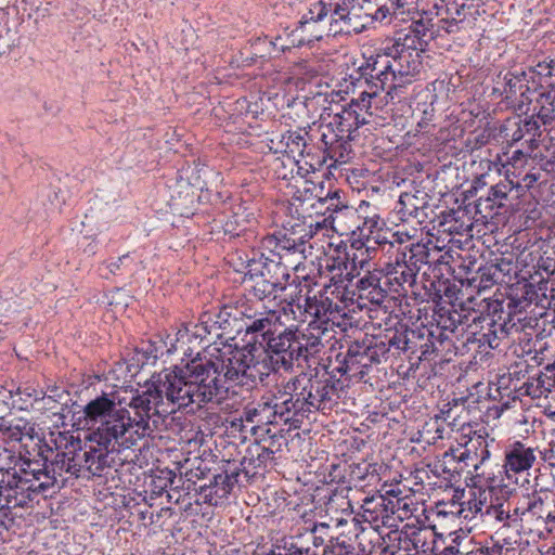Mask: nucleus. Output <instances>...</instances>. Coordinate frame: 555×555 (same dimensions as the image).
Returning <instances> with one entry per match:
<instances>
[{
  "instance_id": "nucleus-1",
  "label": "nucleus",
  "mask_w": 555,
  "mask_h": 555,
  "mask_svg": "<svg viewBox=\"0 0 555 555\" xmlns=\"http://www.w3.org/2000/svg\"><path fill=\"white\" fill-rule=\"evenodd\" d=\"M207 377L202 364L192 360L179 372L154 374L141 392L124 388L103 392L86 404V412L91 421L102 422L96 435L104 443L121 438L122 444L131 447L153 433L150 421L154 414L211 402L216 387L211 379L204 383Z\"/></svg>"
},
{
  "instance_id": "nucleus-2",
  "label": "nucleus",
  "mask_w": 555,
  "mask_h": 555,
  "mask_svg": "<svg viewBox=\"0 0 555 555\" xmlns=\"http://www.w3.org/2000/svg\"><path fill=\"white\" fill-rule=\"evenodd\" d=\"M417 39L403 37L387 40L370 54H364V63L359 67L361 75L379 81L383 90L387 85L401 88L410 82L422 67L421 48Z\"/></svg>"
},
{
  "instance_id": "nucleus-3",
  "label": "nucleus",
  "mask_w": 555,
  "mask_h": 555,
  "mask_svg": "<svg viewBox=\"0 0 555 555\" xmlns=\"http://www.w3.org/2000/svg\"><path fill=\"white\" fill-rule=\"evenodd\" d=\"M53 483L54 477H50L48 470L37 469L34 463L22 457L15 459L0 480V516H8L11 508L26 506Z\"/></svg>"
},
{
  "instance_id": "nucleus-4",
  "label": "nucleus",
  "mask_w": 555,
  "mask_h": 555,
  "mask_svg": "<svg viewBox=\"0 0 555 555\" xmlns=\"http://www.w3.org/2000/svg\"><path fill=\"white\" fill-rule=\"evenodd\" d=\"M284 325L285 322L281 321V314L270 310L267 312V317L253 321L247 326V332H260L262 340L267 345L264 350L270 353L275 364H279L284 370H289L295 361H298L297 349L294 347L296 344V331L286 328L276 334L279 328Z\"/></svg>"
},
{
  "instance_id": "nucleus-5",
  "label": "nucleus",
  "mask_w": 555,
  "mask_h": 555,
  "mask_svg": "<svg viewBox=\"0 0 555 555\" xmlns=\"http://www.w3.org/2000/svg\"><path fill=\"white\" fill-rule=\"evenodd\" d=\"M214 350L216 352L210 353L208 359H195L196 362L202 364L204 372L208 375L204 383L207 384L208 379L214 380L216 391H214L212 400L224 388V385L221 384V376H223L224 382L246 385L247 375L245 374V369L247 370V363H250L253 360V354L247 350V346L229 350L228 352L219 349Z\"/></svg>"
},
{
  "instance_id": "nucleus-6",
  "label": "nucleus",
  "mask_w": 555,
  "mask_h": 555,
  "mask_svg": "<svg viewBox=\"0 0 555 555\" xmlns=\"http://www.w3.org/2000/svg\"><path fill=\"white\" fill-rule=\"evenodd\" d=\"M309 377L306 374L296 376L283 384L274 395L272 403L273 416L288 422L291 412L305 413L308 408Z\"/></svg>"
},
{
  "instance_id": "nucleus-7",
  "label": "nucleus",
  "mask_w": 555,
  "mask_h": 555,
  "mask_svg": "<svg viewBox=\"0 0 555 555\" xmlns=\"http://www.w3.org/2000/svg\"><path fill=\"white\" fill-rule=\"evenodd\" d=\"M325 272L330 279V284L324 285V291L327 293L331 289V295L346 301L348 285L352 280L359 275L351 267L349 249L346 244H338L333 247L325 260Z\"/></svg>"
},
{
  "instance_id": "nucleus-8",
  "label": "nucleus",
  "mask_w": 555,
  "mask_h": 555,
  "mask_svg": "<svg viewBox=\"0 0 555 555\" xmlns=\"http://www.w3.org/2000/svg\"><path fill=\"white\" fill-rule=\"evenodd\" d=\"M426 257L427 251L425 246L417 244L412 245L410 248L409 259H406V253L401 251L397 255L395 262L386 264L384 272L393 292H399L405 284L413 286L420 270L417 262L425 261Z\"/></svg>"
},
{
  "instance_id": "nucleus-9",
  "label": "nucleus",
  "mask_w": 555,
  "mask_h": 555,
  "mask_svg": "<svg viewBox=\"0 0 555 555\" xmlns=\"http://www.w3.org/2000/svg\"><path fill=\"white\" fill-rule=\"evenodd\" d=\"M54 444L57 453L52 462L53 473L65 472L77 477L82 468L86 469V450H82L79 438L69 433H59Z\"/></svg>"
},
{
  "instance_id": "nucleus-10",
  "label": "nucleus",
  "mask_w": 555,
  "mask_h": 555,
  "mask_svg": "<svg viewBox=\"0 0 555 555\" xmlns=\"http://www.w3.org/2000/svg\"><path fill=\"white\" fill-rule=\"evenodd\" d=\"M83 415L86 425L93 427L96 426L95 430L90 437V441L95 442L99 446V448L90 446L89 450H86V460H83L86 463V469L93 476H100L106 467L111 466L108 462L109 446L114 442H118L122 447H128L122 444L124 439L121 438L104 443V441H102V439H100V437L96 435V433L100 430V427L102 426V422L91 421L87 415L86 405L83 406Z\"/></svg>"
},
{
  "instance_id": "nucleus-11",
  "label": "nucleus",
  "mask_w": 555,
  "mask_h": 555,
  "mask_svg": "<svg viewBox=\"0 0 555 555\" xmlns=\"http://www.w3.org/2000/svg\"><path fill=\"white\" fill-rule=\"evenodd\" d=\"M537 462V448L516 440L504 449L503 468L506 476L517 475L529 470Z\"/></svg>"
},
{
  "instance_id": "nucleus-12",
  "label": "nucleus",
  "mask_w": 555,
  "mask_h": 555,
  "mask_svg": "<svg viewBox=\"0 0 555 555\" xmlns=\"http://www.w3.org/2000/svg\"><path fill=\"white\" fill-rule=\"evenodd\" d=\"M437 17V28L443 29L448 34L456 33L461 25L470 14V7H467L463 0H448L444 4L434 3Z\"/></svg>"
},
{
  "instance_id": "nucleus-13",
  "label": "nucleus",
  "mask_w": 555,
  "mask_h": 555,
  "mask_svg": "<svg viewBox=\"0 0 555 555\" xmlns=\"http://www.w3.org/2000/svg\"><path fill=\"white\" fill-rule=\"evenodd\" d=\"M482 521L503 528L519 527L521 522L519 503L496 499V502H490L485 513H482Z\"/></svg>"
},
{
  "instance_id": "nucleus-14",
  "label": "nucleus",
  "mask_w": 555,
  "mask_h": 555,
  "mask_svg": "<svg viewBox=\"0 0 555 555\" xmlns=\"http://www.w3.org/2000/svg\"><path fill=\"white\" fill-rule=\"evenodd\" d=\"M357 522H367L374 529H378L380 526H392L389 524L390 517L388 513L387 496H372L366 498L361 505V513L354 518Z\"/></svg>"
},
{
  "instance_id": "nucleus-15",
  "label": "nucleus",
  "mask_w": 555,
  "mask_h": 555,
  "mask_svg": "<svg viewBox=\"0 0 555 555\" xmlns=\"http://www.w3.org/2000/svg\"><path fill=\"white\" fill-rule=\"evenodd\" d=\"M247 350L253 354V360L247 363V370L245 369L247 384L263 382L272 372L282 369L263 348L247 346Z\"/></svg>"
},
{
  "instance_id": "nucleus-16",
  "label": "nucleus",
  "mask_w": 555,
  "mask_h": 555,
  "mask_svg": "<svg viewBox=\"0 0 555 555\" xmlns=\"http://www.w3.org/2000/svg\"><path fill=\"white\" fill-rule=\"evenodd\" d=\"M309 397L307 412L313 410L325 411L332 408L335 388L331 379L309 377Z\"/></svg>"
},
{
  "instance_id": "nucleus-17",
  "label": "nucleus",
  "mask_w": 555,
  "mask_h": 555,
  "mask_svg": "<svg viewBox=\"0 0 555 555\" xmlns=\"http://www.w3.org/2000/svg\"><path fill=\"white\" fill-rule=\"evenodd\" d=\"M519 506L520 520H526L537 526H539L540 522H547V518L551 516V508H555L553 500H548L547 498L543 499L537 494L527 498Z\"/></svg>"
},
{
  "instance_id": "nucleus-18",
  "label": "nucleus",
  "mask_w": 555,
  "mask_h": 555,
  "mask_svg": "<svg viewBox=\"0 0 555 555\" xmlns=\"http://www.w3.org/2000/svg\"><path fill=\"white\" fill-rule=\"evenodd\" d=\"M325 331L326 327L317 324V321H311L306 333L301 335L296 334V344L294 347L297 349L298 361L300 359L307 361L309 357L314 356L321 350L323 347L321 336Z\"/></svg>"
},
{
  "instance_id": "nucleus-19",
  "label": "nucleus",
  "mask_w": 555,
  "mask_h": 555,
  "mask_svg": "<svg viewBox=\"0 0 555 555\" xmlns=\"http://www.w3.org/2000/svg\"><path fill=\"white\" fill-rule=\"evenodd\" d=\"M411 15V18L413 20L411 31L404 37L417 39V46L421 48V51H424L427 38L431 39L435 35L434 28L437 27V21L435 22L434 18L429 17V14L424 7H420L418 14L414 13Z\"/></svg>"
},
{
  "instance_id": "nucleus-20",
  "label": "nucleus",
  "mask_w": 555,
  "mask_h": 555,
  "mask_svg": "<svg viewBox=\"0 0 555 555\" xmlns=\"http://www.w3.org/2000/svg\"><path fill=\"white\" fill-rule=\"evenodd\" d=\"M335 118L338 119L335 137H339L340 139H350L353 131L369 122V119H365V116L362 113L349 107L344 108L340 114L335 116Z\"/></svg>"
},
{
  "instance_id": "nucleus-21",
  "label": "nucleus",
  "mask_w": 555,
  "mask_h": 555,
  "mask_svg": "<svg viewBox=\"0 0 555 555\" xmlns=\"http://www.w3.org/2000/svg\"><path fill=\"white\" fill-rule=\"evenodd\" d=\"M489 494L490 492L483 489L469 491V498L462 502L463 519H480L482 521V513H485L487 506H489Z\"/></svg>"
},
{
  "instance_id": "nucleus-22",
  "label": "nucleus",
  "mask_w": 555,
  "mask_h": 555,
  "mask_svg": "<svg viewBox=\"0 0 555 555\" xmlns=\"http://www.w3.org/2000/svg\"><path fill=\"white\" fill-rule=\"evenodd\" d=\"M310 314L317 321V324H326L330 320L328 315L333 313V302L328 297L323 296H308L305 302V311L300 315Z\"/></svg>"
},
{
  "instance_id": "nucleus-23",
  "label": "nucleus",
  "mask_w": 555,
  "mask_h": 555,
  "mask_svg": "<svg viewBox=\"0 0 555 555\" xmlns=\"http://www.w3.org/2000/svg\"><path fill=\"white\" fill-rule=\"evenodd\" d=\"M527 393L533 398L547 396L555 391V369L546 367L539 376L531 378L527 384Z\"/></svg>"
},
{
  "instance_id": "nucleus-24",
  "label": "nucleus",
  "mask_w": 555,
  "mask_h": 555,
  "mask_svg": "<svg viewBox=\"0 0 555 555\" xmlns=\"http://www.w3.org/2000/svg\"><path fill=\"white\" fill-rule=\"evenodd\" d=\"M328 11L332 12L331 14V25H336L334 28L335 33H350L351 30L357 31L358 27L352 25V16L348 12V10L345 8L343 2L338 0L337 2L333 3L330 2L327 4Z\"/></svg>"
},
{
  "instance_id": "nucleus-25",
  "label": "nucleus",
  "mask_w": 555,
  "mask_h": 555,
  "mask_svg": "<svg viewBox=\"0 0 555 555\" xmlns=\"http://www.w3.org/2000/svg\"><path fill=\"white\" fill-rule=\"evenodd\" d=\"M325 130L322 132L321 140L326 147L328 157L335 159V162L343 160L345 153L349 152L348 142L335 137V131L331 129V125L325 126Z\"/></svg>"
},
{
  "instance_id": "nucleus-26",
  "label": "nucleus",
  "mask_w": 555,
  "mask_h": 555,
  "mask_svg": "<svg viewBox=\"0 0 555 555\" xmlns=\"http://www.w3.org/2000/svg\"><path fill=\"white\" fill-rule=\"evenodd\" d=\"M306 134L300 131H287L281 135L279 151L294 158L302 156L307 146Z\"/></svg>"
},
{
  "instance_id": "nucleus-27",
  "label": "nucleus",
  "mask_w": 555,
  "mask_h": 555,
  "mask_svg": "<svg viewBox=\"0 0 555 555\" xmlns=\"http://www.w3.org/2000/svg\"><path fill=\"white\" fill-rule=\"evenodd\" d=\"M514 189L512 181H502L491 186L486 198L480 197L477 206L480 207L482 204H489V208L493 209L494 206L498 208L502 207L503 202L507 198L509 192Z\"/></svg>"
},
{
  "instance_id": "nucleus-28",
  "label": "nucleus",
  "mask_w": 555,
  "mask_h": 555,
  "mask_svg": "<svg viewBox=\"0 0 555 555\" xmlns=\"http://www.w3.org/2000/svg\"><path fill=\"white\" fill-rule=\"evenodd\" d=\"M348 249L351 267L354 269V272L359 273L360 270L364 269L369 264L372 259V253L375 251L374 248L369 247L361 241L352 242Z\"/></svg>"
},
{
  "instance_id": "nucleus-29",
  "label": "nucleus",
  "mask_w": 555,
  "mask_h": 555,
  "mask_svg": "<svg viewBox=\"0 0 555 555\" xmlns=\"http://www.w3.org/2000/svg\"><path fill=\"white\" fill-rule=\"evenodd\" d=\"M387 505L389 517L396 515L401 521L409 519L416 509L411 496H387Z\"/></svg>"
},
{
  "instance_id": "nucleus-30",
  "label": "nucleus",
  "mask_w": 555,
  "mask_h": 555,
  "mask_svg": "<svg viewBox=\"0 0 555 555\" xmlns=\"http://www.w3.org/2000/svg\"><path fill=\"white\" fill-rule=\"evenodd\" d=\"M377 9L375 13L372 15L374 20L383 22L389 15H395L401 20H404L405 14H414V12L408 11V4H404V0L400 2H396L393 0L383 1L382 3H377Z\"/></svg>"
},
{
  "instance_id": "nucleus-31",
  "label": "nucleus",
  "mask_w": 555,
  "mask_h": 555,
  "mask_svg": "<svg viewBox=\"0 0 555 555\" xmlns=\"http://www.w3.org/2000/svg\"><path fill=\"white\" fill-rule=\"evenodd\" d=\"M244 282L251 283V292L256 300H261V302H263L264 298L271 296L278 287L276 283L270 282L262 274L258 276L245 274Z\"/></svg>"
},
{
  "instance_id": "nucleus-32",
  "label": "nucleus",
  "mask_w": 555,
  "mask_h": 555,
  "mask_svg": "<svg viewBox=\"0 0 555 555\" xmlns=\"http://www.w3.org/2000/svg\"><path fill=\"white\" fill-rule=\"evenodd\" d=\"M369 83V90H376V96L372 99L374 115H376L389 103V100L393 99V93L399 88H392L391 85H387L386 89L383 90L379 86V81L371 78Z\"/></svg>"
},
{
  "instance_id": "nucleus-33",
  "label": "nucleus",
  "mask_w": 555,
  "mask_h": 555,
  "mask_svg": "<svg viewBox=\"0 0 555 555\" xmlns=\"http://www.w3.org/2000/svg\"><path fill=\"white\" fill-rule=\"evenodd\" d=\"M367 358L365 352H360L359 350L349 349L345 357V360L340 366L337 367V371L341 375H346L348 373H352L353 375H362L363 371H360V366H365L366 364H362L363 360Z\"/></svg>"
},
{
  "instance_id": "nucleus-34",
  "label": "nucleus",
  "mask_w": 555,
  "mask_h": 555,
  "mask_svg": "<svg viewBox=\"0 0 555 555\" xmlns=\"http://www.w3.org/2000/svg\"><path fill=\"white\" fill-rule=\"evenodd\" d=\"M237 309L243 317L254 319V321L267 317V312L271 310L264 302L256 299H243L238 301Z\"/></svg>"
},
{
  "instance_id": "nucleus-35",
  "label": "nucleus",
  "mask_w": 555,
  "mask_h": 555,
  "mask_svg": "<svg viewBox=\"0 0 555 555\" xmlns=\"http://www.w3.org/2000/svg\"><path fill=\"white\" fill-rule=\"evenodd\" d=\"M376 96V90H364L358 99H354L349 104V108H353L362 113L365 119L374 115L372 99Z\"/></svg>"
},
{
  "instance_id": "nucleus-36",
  "label": "nucleus",
  "mask_w": 555,
  "mask_h": 555,
  "mask_svg": "<svg viewBox=\"0 0 555 555\" xmlns=\"http://www.w3.org/2000/svg\"><path fill=\"white\" fill-rule=\"evenodd\" d=\"M328 13L327 3L320 0L313 3L309 9L308 13L304 14L299 21L300 28L305 27L310 23H318L322 21Z\"/></svg>"
},
{
  "instance_id": "nucleus-37",
  "label": "nucleus",
  "mask_w": 555,
  "mask_h": 555,
  "mask_svg": "<svg viewBox=\"0 0 555 555\" xmlns=\"http://www.w3.org/2000/svg\"><path fill=\"white\" fill-rule=\"evenodd\" d=\"M271 410L273 411L272 405L268 402L259 404L258 406L247 405L244 409L243 418L248 423H254L256 417L261 415L266 417L270 423H272L273 421H271L270 416L267 415L271 412Z\"/></svg>"
},
{
  "instance_id": "nucleus-38",
  "label": "nucleus",
  "mask_w": 555,
  "mask_h": 555,
  "mask_svg": "<svg viewBox=\"0 0 555 555\" xmlns=\"http://www.w3.org/2000/svg\"><path fill=\"white\" fill-rule=\"evenodd\" d=\"M296 308L300 313L301 312L300 305L296 304L295 298H291V300H285L283 302L281 310H274V311L281 314V321H284L285 323L288 321L297 320V319H300V321H305L304 319H301L302 315H299V317L297 315L296 310H295Z\"/></svg>"
},
{
  "instance_id": "nucleus-39",
  "label": "nucleus",
  "mask_w": 555,
  "mask_h": 555,
  "mask_svg": "<svg viewBox=\"0 0 555 555\" xmlns=\"http://www.w3.org/2000/svg\"><path fill=\"white\" fill-rule=\"evenodd\" d=\"M470 446L474 447V456L478 465L482 464L489 459L490 452L488 450V442L481 436L470 439Z\"/></svg>"
},
{
  "instance_id": "nucleus-40",
  "label": "nucleus",
  "mask_w": 555,
  "mask_h": 555,
  "mask_svg": "<svg viewBox=\"0 0 555 555\" xmlns=\"http://www.w3.org/2000/svg\"><path fill=\"white\" fill-rule=\"evenodd\" d=\"M207 333L206 326L201 324H190L184 327V330H180L178 332L177 343L184 344L185 340L189 339L190 334H192L195 338H203L204 335Z\"/></svg>"
},
{
  "instance_id": "nucleus-41",
  "label": "nucleus",
  "mask_w": 555,
  "mask_h": 555,
  "mask_svg": "<svg viewBox=\"0 0 555 555\" xmlns=\"http://www.w3.org/2000/svg\"><path fill=\"white\" fill-rule=\"evenodd\" d=\"M437 515L447 517L449 515L463 518V507L462 502L457 503L455 501H450V503H440L437 505Z\"/></svg>"
},
{
  "instance_id": "nucleus-42",
  "label": "nucleus",
  "mask_w": 555,
  "mask_h": 555,
  "mask_svg": "<svg viewBox=\"0 0 555 555\" xmlns=\"http://www.w3.org/2000/svg\"><path fill=\"white\" fill-rule=\"evenodd\" d=\"M359 297L362 299H366L374 305H382L385 298L387 297V293L378 283L377 286H374L372 289H369L367 293H361Z\"/></svg>"
},
{
  "instance_id": "nucleus-43",
  "label": "nucleus",
  "mask_w": 555,
  "mask_h": 555,
  "mask_svg": "<svg viewBox=\"0 0 555 555\" xmlns=\"http://www.w3.org/2000/svg\"><path fill=\"white\" fill-rule=\"evenodd\" d=\"M324 202L327 203L326 209L332 211L328 218H332L333 220L337 218V216L334 217L333 214L338 215L344 211H348L354 215L353 211L350 210L346 205L339 203V196L337 195V193H335L333 196L326 197Z\"/></svg>"
},
{
  "instance_id": "nucleus-44",
  "label": "nucleus",
  "mask_w": 555,
  "mask_h": 555,
  "mask_svg": "<svg viewBox=\"0 0 555 555\" xmlns=\"http://www.w3.org/2000/svg\"><path fill=\"white\" fill-rule=\"evenodd\" d=\"M378 283L379 279L375 274L369 272L367 275L360 279L357 283L359 295H361V293H367L369 289H372L374 286H377Z\"/></svg>"
},
{
  "instance_id": "nucleus-45",
  "label": "nucleus",
  "mask_w": 555,
  "mask_h": 555,
  "mask_svg": "<svg viewBox=\"0 0 555 555\" xmlns=\"http://www.w3.org/2000/svg\"><path fill=\"white\" fill-rule=\"evenodd\" d=\"M529 154L525 153L522 150H516L512 153V156L508 158V164L515 169H521L527 164L529 158Z\"/></svg>"
},
{
  "instance_id": "nucleus-46",
  "label": "nucleus",
  "mask_w": 555,
  "mask_h": 555,
  "mask_svg": "<svg viewBox=\"0 0 555 555\" xmlns=\"http://www.w3.org/2000/svg\"><path fill=\"white\" fill-rule=\"evenodd\" d=\"M539 121H541V119H538V117L537 118L531 117V118L524 119L520 122V126L522 127V131H525L526 134H530L532 137L540 135Z\"/></svg>"
},
{
  "instance_id": "nucleus-47",
  "label": "nucleus",
  "mask_w": 555,
  "mask_h": 555,
  "mask_svg": "<svg viewBox=\"0 0 555 555\" xmlns=\"http://www.w3.org/2000/svg\"><path fill=\"white\" fill-rule=\"evenodd\" d=\"M515 545H518L517 541L512 542L506 538L501 539L500 535H498V540L495 541L494 547L498 548L496 551L500 554H508L511 552L517 551V547Z\"/></svg>"
},
{
  "instance_id": "nucleus-48",
  "label": "nucleus",
  "mask_w": 555,
  "mask_h": 555,
  "mask_svg": "<svg viewBox=\"0 0 555 555\" xmlns=\"http://www.w3.org/2000/svg\"><path fill=\"white\" fill-rule=\"evenodd\" d=\"M215 485L217 487L221 486L222 493L220 494V496H224L231 490V487H232L231 477L229 475H217V476H215ZM215 493L217 495H219V490H216Z\"/></svg>"
},
{
  "instance_id": "nucleus-49",
  "label": "nucleus",
  "mask_w": 555,
  "mask_h": 555,
  "mask_svg": "<svg viewBox=\"0 0 555 555\" xmlns=\"http://www.w3.org/2000/svg\"><path fill=\"white\" fill-rule=\"evenodd\" d=\"M550 101V107H544V111L538 112V119H541L543 125L551 124L555 119V99Z\"/></svg>"
},
{
  "instance_id": "nucleus-50",
  "label": "nucleus",
  "mask_w": 555,
  "mask_h": 555,
  "mask_svg": "<svg viewBox=\"0 0 555 555\" xmlns=\"http://www.w3.org/2000/svg\"><path fill=\"white\" fill-rule=\"evenodd\" d=\"M352 17L359 16V10L362 9L364 2L370 3L372 0H340Z\"/></svg>"
},
{
  "instance_id": "nucleus-51",
  "label": "nucleus",
  "mask_w": 555,
  "mask_h": 555,
  "mask_svg": "<svg viewBox=\"0 0 555 555\" xmlns=\"http://www.w3.org/2000/svg\"><path fill=\"white\" fill-rule=\"evenodd\" d=\"M555 99V88H550L548 90L542 92L538 99V104L540 105L539 112L544 111V107H550L551 101Z\"/></svg>"
},
{
  "instance_id": "nucleus-52",
  "label": "nucleus",
  "mask_w": 555,
  "mask_h": 555,
  "mask_svg": "<svg viewBox=\"0 0 555 555\" xmlns=\"http://www.w3.org/2000/svg\"><path fill=\"white\" fill-rule=\"evenodd\" d=\"M540 173L529 172L525 175L521 183L514 185L516 189L529 190L539 180Z\"/></svg>"
},
{
  "instance_id": "nucleus-53",
  "label": "nucleus",
  "mask_w": 555,
  "mask_h": 555,
  "mask_svg": "<svg viewBox=\"0 0 555 555\" xmlns=\"http://www.w3.org/2000/svg\"><path fill=\"white\" fill-rule=\"evenodd\" d=\"M21 456H16L14 455L13 453H11L10 451L8 450H3L2 452H0V472H4L5 473V468L2 463L7 460H10L11 463H15V459H20Z\"/></svg>"
},
{
  "instance_id": "nucleus-54",
  "label": "nucleus",
  "mask_w": 555,
  "mask_h": 555,
  "mask_svg": "<svg viewBox=\"0 0 555 555\" xmlns=\"http://www.w3.org/2000/svg\"><path fill=\"white\" fill-rule=\"evenodd\" d=\"M504 79L506 80V87L508 88V92L516 93V86L520 82L519 79L513 77L512 75H505ZM507 92V89L505 88Z\"/></svg>"
},
{
  "instance_id": "nucleus-55",
  "label": "nucleus",
  "mask_w": 555,
  "mask_h": 555,
  "mask_svg": "<svg viewBox=\"0 0 555 555\" xmlns=\"http://www.w3.org/2000/svg\"><path fill=\"white\" fill-rule=\"evenodd\" d=\"M474 447L470 446V440L466 443L463 451H461L460 455L457 456L460 462H464L467 466H469L468 463V456L469 452H473Z\"/></svg>"
},
{
  "instance_id": "nucleus-56",
  "label": "nucleus",
  "mask_w": 555,
  "mask_h": 555,
  "mask_svg": "<svg viewBox=\"0 0 555 555\" xmlns=\"http://www.w3.org/2000/svg\"><path fill=\"white\" fill-rule=\"evenodd\" d=\"M127 258V256L120 257L117 260H113L106 263V269H108L109 273L115 274L119 268L120 263Z\"/></svg>"
},
{
  "instance_id": "nucleus-57",
  "label": "nucleus",
  "mask_w": 555,
  "mask_h": 555,
  "mask_svg": "<svg viewBox=\"0 0 555 555\" xmlns=\"http://www.w3.org/2000/svg\"><path fill=\"white\" fill-rule=\"evenodd\" d=\"M494 283V280L492 278V274L488 271L481 272L480 275V285L486 288Z\"/></svg>"
},
{
  "instance_id": "nucleus-58",
  "label": "nucleus",
  "mask_w": 555,
  "mask_h": 555,
  "mask_svg": "<svg viewBox=\"0 0 555 555\" xmlns=\"http://www.w3.org/2000/svg\"><path fill=\"white\" fill-rule=\"evenodd\" d=\"M273 459V451L269 448H262L261 452L258 454V461L264 463L269 460Z\"/></svg>"
},
{
  "instance_id": "nucleus-59",
  "label": "nucleus",
  "mask_w": 555,
  "mask_h": 555,
  "mask_svg": "<svg viewBox=\"0 0 555 555\" xmlns=\"http://www.w3.org/2000/svg\"><path fill=\"white\" fill-rule=\"evenodd\" d=\"M526 135V132L522 131V127L520 124L518 125V128L513 132L512 134V142H518Z\"/></svg>"
},
{
  "instance_id": "nucleus-60",
  "label": "nucleus",
  "mask_w": 555,
  "mask_h": 555,
  "mask_svg": "<svg viewBox=\"0 0 555 555\" xmlns=\"http://www.w3.org/2000/svg\"><path fill=\"white\" fill-rule=\"evenodd\" d=\"M468 463H469V466H473L475 468V470L478 469V463H477V460H475L474 451L469 452Z\"/></svg>"
},
{
  "instance_id": "nucleus-61",
  "label": "nucleus",
  "mask_w": 555,
  "mask_h": 555,
  "mask_svg": "<svg viewBox=\"0 0 555 555\" xmlns=\"http://www.w3.org/2000/svg\"><path fill=\"white\" fill-rule=\"evenodd\" d=\"M544 524L545 526L547 525H554L555 526V508L554 511L551 509V516L550 518H547V522H540V525Z\"/></svg>"
},
{
  "instance_id": "nucleus-62",
  "label": "nucleus",
  "mask_w": 555,
  "mask_h": 555,
  "mask_svg": "<svg viewBox=\"0 0 555 555\" xmlns=\"http://www.w3.org/2000/svg\"><path fill=\"white\" fill-rule=\"evenodd\" d=\"M447 551H451V553L453 552V547H446L443 551H440L438 548V546L436 545L434 547V555H442L443 552H447Z\"/></svg>"
},
{
  "instance_id": "nucleus-63",
  "label": "nucleus",
  "mask_w": 555,
  "mask_h": 555,
  "mask_svg": "<svg viewBox=\"0 0 555 555\" xmlns=\"http://www.w3.org/2000/svg\"><path fill=\"white\" fill-rule=\"evenodd\" d=\"M529 147H530V151H533L534 149L538 147V143H537V140H535V137H532L530 138L529 140Z\"/></svg>"
},
{
  "instance_id": "nucleus-64",
  "label": "nucleus",
  "mask_w": 555,
  "mask_h": 555,
  "mask_svg": "<svg viewBox=\"0 0 555 555\" xmlns=\"http://www.w3.org/2000/svg\"><path fill=\"white\" fill-rule=\"evenodd\" d=\"M410 199H411V196H410L409 194H406V193H405V194H402V195L400 196L399 203H400L401 205H405V202H406V201H410Z\"/></svg>"
}]
</instances>
